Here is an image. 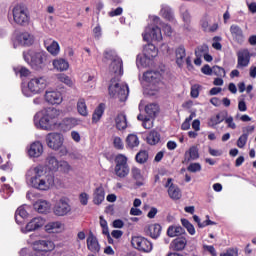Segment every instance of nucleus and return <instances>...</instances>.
I'll return each mask as SVG.
<instances>
[{"label": "nucleus", "instance_id": "nucleus-1", "mask_svg": "<svg viewBox=\"0 0 256 256\" xmlns=\"http://www.w3.org/2000/svg\"><path fill=\"white\" fill-rule=\"evenodd\" d=\"M104 63H109V73L112 75L110 86L108 88L110 97L119 99V101H127L129 97V86L119 79L123 76V60L119 58L117 53L113 50H107L104 53Z\"/></svg>", "mask_w": 256, "mask_h": 256}, {"label": "nucleus", "instance_id": "nucleus-2", "mask_svg": "<svg viewBox=\"0 0 256 256\" xmlns=\"http://www.w3.org/2000/svg\"><path fill=\"white\" fill-rule=\"evenodd\" d=\"M26 183L38 191H49L55 186V176L43 165L32 166L26 173Z\"/></svg>", "mask_w": 256, "mask_h": 256}, {"label": "nucleus", "instance_id": "nucleus-3", "mask_svg": "<svg viewBox=\"0 0 256 256\" xmlns=\"http://www.w3.org/2000/svg\"><path fill=\"white\" fill-rule=\"evenodd\" d=\"M61 112L53 107L40 110L34 116V124L37 129L43 131H53L58 125V119Z\"/></svg>", "mask_w": 256, "mask_h": 256}, {"label": "nucleus", "instance_id": "nucleus-4", "mask_svg": "<svg viewBox=\"0 0 256 256\" xmlns=\"http://www.w3.org/2000/svg\"><path fill=\"white\" fill-rule=\"evenodd\" d=\"M158 25L162 26L167 37L173 35V28H171L170 25L163 23L158 16H150V24L145 28V31L142 34L144 41H162L163 34Z\"/></svg>", "mask_w": 256, "mask_h": 256}, {"label": "nucleus", "instance_id": "nucleus-5", "mask_svg": "<svg viewBox=\"0 0 256 256\" xmlns=\"http://www.w3.org/2000/svg\"><path fill=\"white\" fill-rule=\"evenodd\" d=\"M23 58L36 71L43 69L45 61H47V52L43 50H29L23 53Z\"/></svg>", "mask_w": 256, "mask_h": 256}, {"label": "nucleus", "instance_id": "nucleus-6", "mask_svg": "<svg viewBox=\"0 0 256 256\" xmlns=\"http://www.w3.org/2000/svg\"><path fill=\"white\" fill-rule=\"evenodd\" d=\"M13 22L18 27H28L31 23V14H29V9L23 4L15 5L12 9Z\"/></svg>", "mask_w": 256, "mask_h": 256}, {"label": "nucleus", "instance_id": "nucleus-7", "mask_svg": "<svg viewBox=\"0 0 256 256\" xmlns=\"http://www.w3.org/2000/svg\"><path fill=\"white\" fill-rule=\"evenodd\" d=\"M144 81L148 83L147 91L149 95H155L163 85L161 83V73L158 71H147L143 75Z\"/></svg>", "mask_w": 256, "mask_h": 256}, {"label": "nucleus", "instance_id": "nucleus-8", "mask_svg": "<svg viewBox=\"0 0 256 256\" xmlns=\"http://www.w3.org/2000/svg\"><path fill=\"white\" fill-rule=\"evenodd\" d=\"M115 163V175H117L120 179H125L130 172L129 164H127V156L123 154L117 155L115 158Z\"/></svg>", "mask_w": 256, "mask_h": 256}, {"label": "nucleus", "instance_id": "nucleus-9", "mask_svg": "<svg viewBox=\"0 0 256 256\" xmlns=\"http://www.w3.org/2000/svg\"><path fill=\"white\" fill-rule=\"evenodd\" d=\"M131 245L142 253H151L153 251V243L143 236H133Z\"/></svg>", "mask_w": 256, "mask_h": 256}, {"label": "nucleus", "instance_id": "nucleus-10", "mask_svg": "<svg viewBox=\"0 0 256 256\" xmlns=\"http://www.w3.org/2000/svg\"><path fill=\"white\" fill-rule=\"evenodd\" d=\"M47 87V78L44 76H37L29 80L28 82V89L34 95L39 93H43Z\"/></svg>", "mask_w": 256, "mask_h": 256}, {"label": "nucleus", "instance_id": "nucleus-11", "mask_svg": "<svg viewBox=\"0 0 256 256\" xmlns=\"http://www.w3.org/2000/svg\"><path fill=\"white\" fill-rule=\"evenodd\" d=\"M53 213L57 217H65L71 213V205L69 204V198L62 197L56 201L53 207Z\"/></svg>", "mask_w": 256, "mask_h": 256}, {"label": "nucleus", "instance_id": "nucleus-12", "mask_svg": "<svg viewBox=\"0 0 256 256\" xmlns=\"http://www.w3.org/2000/svg\"><path fill=\"white\" fill-rule=\"evenodd\" d=\"M165 189H167L168 196L173 201H179L182 197L181 189L173 183V178H164L162 181Z\"/></svg>", "mask_w": 256, "mask_h": 256}, {"label": "nucleus", "instance_id": "nucleus-13", "mask_svg": "<svg viewBox=\"0 0 256 256\" xmlns=\"http://www.w3.org/2000/svg\"><path fill=\"white\" fill-rule=\"evenodd\" d=\"M65 141V137H63V134L52 132L47 134L46 136V144L50 149H53L54 151H59L63 147V143Z\"/></svg>", "mask_w": 256, "mask_h": 256}, {"label": "nucleus", "instance_id": "nucleus-14", "mask_svg": "<svg viewBox=\"0 0 256 256\" xmlns=\"http://www.w3.org/2000/svg\"><path fill=\"white\" fill-rule=\"evenodd\" d=\"M35 42V37L29 32H21L19 33L14 41V47L17 45H21V47H31Z\"/></svg>", "mask_w": 256, "mask_h": 256}, {"label": "nucleus", "instance_id": "nucleus-15", "mask_svg": "<svg viewBox=\"0 0 256 256\" xmlns=\"http://www.w3.org/2000/svg\"><path fill=\"white\" fill-rule=\"evenodd\" d=\"M237 58V69H245L251 62V52L247 48L241 49L237 52Z\"/></svg>", "mask_w": 256, "mask_h": 256}, {"label": "nucleus", "instance_id": "nucleus-16", "mask_svg": "<svg viewBox=\"0 0 256 256\" xmlns=\"http://www.w3.org/2000/svg\"><path fill=\"white\" fill-rule=\"evenodd\" d=\"M34 251L47 253L55 249V243L51 240H38L33 243Z\"/></svg>", "mask_w": 256, "mask_h": 256}, {"label": "nucleus", "instance_id": "nucleus-17", "mask_svg": "<svg viewBox=\"0 0 256 256\" xmlns=\"http://www.w3.org/2000/svg\"><path fill=\"white\" fill-rule=\"evenodd\" d=\"M44 97L50 105H61L63 103V95L57 90H47Z\"/></svg>", "mask_w": 256, "mask_h": 256}, {"label": "nucleus", "instance_id": "nucleus-18", "mask_svg": "<svg viewBox=\"0 0 256 256\" xmlns=\"http://www.w3.org/2000/svg\"><path fill=\"white\" fill-rule=\"evenodd\" d=\"M230 33L234 43H237V45H243L245 43V34L239 25L232 24L230 26Z\"/></svg>", "mask_w": 256, "mask_h": 256}, {"label": "nucleus", "instance_id": "nucleus-19", "mask_svg": "<svg viewBox=\"0 0 256 256\" xmlns=\"http://www.w3.org/2000/svg\"><path fill=\"white\" fill-rule=\"evenodd\" d=\"M145 107V113L150 119H154L159 114V105L155 103H150L145 105V101H141L139 104V111H143Z\"/></svg>", "mask_w": 256, "mask_h": 256}, {"label": "nucleus", "instance_id": "nucleus-20", "mask_svg": "<svg viewBox=\"0 0 256 256\" xmlns=\"http://www.w3.org/2000/svg\"><path fill=\"white\" fill-rule=\"evenodd\" d=\"M43 225H45V219L41 217H35L25 226V228H22L21 231L22 233L37 231V229H41Z\"/></svg>", "mask_w": 256, "mask_h": 256}, {"label": "nucleus", "instance_id": "nucleus-21", "mask_svg": "<svg viewBox=\"0 0 256 256\" xmlns=\"http://www.w3.org/2000/svg\"><path fill=\"white\" fill-rule=\"evenodd\" d=\"M27 153L33 159L41 157L43 155V144L40 141L33 142L28 147Z\"/></svg>", "mask_w": 256, "mask_h": 256}, {"label": "nucleus", "instance_id": "nucleus-22", "mask_svg": "<svg viewBox=\"0 0 256 256\" xmlns=\"http://www.w3.org/2000/svg\"><path fill=\"white\" fill-rule=\"evenodd\" d=\"M44 47L47 49L48 53L54 57H57L61 51L59 43L51 38H48L44 41Z\"/></svg>", "mask_w": 256, "mask_h": 256}, {"label": "nucleus", "instance_id": "nucleus-23", "mask_svg": "<svg viewBox=\"0 0 256 256\" xmlns=\"http://www.w3.org/2000/svg\"><path fill=\"white\" fill-rule=\"evenodd\" d=\"M87 248L92 253H99L101 251V245H99V240L95 235L90 234L87 238Z\"/></svg>", "mask_w": 256, "mask_h": 256}, {"label": "nucleus", "instance_id": "nucleus-24", "mask_svg": "<svg viewBox=\"0 0 256 256\" xmlns=\"http://www.w3.org/2000/svg\"><path fill=\"white\" fill-rule=\"evenodd\" d=\"M160 15L166 21H169L170 23H175V14L173 13V9H171V7H169L168 5H162Z\"/></svg>", "mask_w": 256, "mask_h": 256}, {"label": "nucleus", "instance_id": "nucleus-25", "mask_svg": "<svg viewBox=\"0 0 256 256\" xmlns=\"http://www.w3.org/2000/svg\"><path fill=\"white\" fill-rule=\"evenodd\" d=\"M105 201V188L103 186L97 187L93 192L94 205H101Z\"/></svg>", "mask_w": 256, "mask_h": 256}, {"label": "nucleus", "instance_id": "nucleus-26", "mask_svg": "<svg viewBox=\"0 0 256 256\" xmlns=\"http://www.w3.org/2000/svg\"><path fill=\"white\" fill-rule=\"evenodd\" d=\"M60 162L61 161L57 160V157L53 155H48L46 157L45 165L47 169H49V171L57 172L59 170Z\"/></svg>", "mask_w": 256, "mask_h": 256}, {"label": "nucleus", "instance_id": "nucleus-27", "mask_svg": "<svg viewBox=\"0 0 256 256\" xmlns=\"http://www.w3.org/2000/svg\"><path fill=\"white\" fill-rule=\"evenodd\" d=\"M171 249L174 251H183L185 247H187V238L186 237H178L174 239L170 244Z\"/></svg>", "mask_w": 256, "mask_h": 256}, {"label": "nucleus", "instance_id": "nucleus-28", "mask_svg": "<svg viewBox=\"0 0 256 256\" xmlns=\"http://www.w3.org/2000/svg\"><path fill=\"white\" fill-rule=\"evenodd\" d=\"M64 229H65V226L63 225V223L59 221L49 222L45 226V231L47 233H61V231H63Z\"/></svg>", "mask_w": 256, "mask_h": 256}, {"label": "nucleus", "instance_id": "nucleus-29", "mask_svg": "<svg viewBox=\"0 0 256 256\" xmlns=\"http://www.w3.org/2000/svg\"><path fill=\"white\" fill-rule=\"evenodd\" d=\"M225 117H227V112H220L214 116H211L208 121V127H217V125L225 121Z\"/></svg>", "mask_w": 256, "mask_h": 256}, {"label": "nucleus", "instance_id": "nucleus-30", "mask_svg": "<svg viewBox=\"0 0 256 256\" xmlns=\"http://www.w3.org/2000/svg\"><path fill=\"white\" fill-rule=\"evenodd\" d=\"M175 56H176V65H178V67H183V65H185V57H187L185 47L179 46L178 48H176Z\"/></svg>", "mask_w": 256, "mask_h": 256}, {"label": "nucleus", "instance_id": "nucleus-31", "mask_svg": "<svg viewBox=\"0 0 256 256\" xmlns=\"http://www.w3.org/2000/svg\"><path fill=\"white\" fill-rule=\"evenodd\" d=\"M34 209L38 213H49V211H51V203L46 200H38L34 204Z\"/></svg>", "mask_w": 256, "mask_h": 256}, {"label": "nucleus", "instance_id": "nucleus-32", "mask_svg": "<svg viewBox=\"0 0 256 256\" xmlns=\"http://www.w3.org/2000/svg\"><path fill=\"white\" fill-rule=\"evenodd\" d=\"M147 235L152 239H157L161 235V225L159 224H150L146 229Z\"/></svg>", "mask_w": 256, "mask_h": 256}, {"label": "nucleus", "instance_id": "nucleus-33", "mask_svg": "<svg viewBox=\"0 0 256 256\" xmlns=\"http://www.w3.org/2000/svg\"><path fill=\"white\" fill-rule=\"evenodd\" d=\"M197 159H199V149L192 146L189 151L185 152L184 163H189V161H195Z\"/></svg>", "mask_w": 256, "mask_h": 256}, {"label": "nucleus", "instance_id": "nucleus-34", "mask_svg": "<svg viewBox=\"0 0 256 256\" xmlns=\"http://www.w3.org/2000/svg\"><path fill=\"white\" fill-rule=\"evenodd\" d=\"M143 53L145 57L152 58V59H155V57L159 55V51L157 50L155 45L151 43L144 46Z\"/></svg>", "mask_w": 256, "mask_h": 256}, {"label": "nucleus", "instance_id": "nucleus-35", "mask_svg": "<svg viewBox=\"0 0 256 256\" xmlns=\"http://www.w3.org/2000/svg\"><path fill=\"white\" fill-rule=\"evenodd\" d=\"M115 125L118 131H124V129H127V116H125V114H118L115 117Z\"/></svg>", "mask_w": 256, "mask_h": 256}, {"label": "nucleus", "instance_id": "nucleus-36", "mask_svg": "<svg viewBox=\"0 0 256 256\" xmlns=\"http://www.w3.org/2000/svg\"><path fill=\"white\" fill-rule=\"evenodd\" d=\"M52 65L57 71H67L69 69V62L63 58L55 59Z\"/></svg>", "mask_w": 256, "mask_h": 256}, {"label": "nucleus", "instance_id": "nucleus-37", "mask_svg": "<svg viewBox=\"0 0 256 256\" xmlns=\"http://www.w3.org/2000/svg\"><path fill=\"white\" fill-rule=\"evenodd\" d=\"M77 111L82 117H87L89 115V110L87 109V103L84 98H79L77 101Z\"/></svg>", "mask_w": 256, "mask_h": 256}, {"label": "nucleus", "instance_id": "nucleus-38", "mask_svg": "<svg viewBox=\"0 0 256 256\" xmlns=\"http://www.w3.org/2000/svg\"><path fill=\"white\" fill-rule=\"evenodd\" d=\"M103 113H105V104H100L92 115V123H99L101 121V117H103Z\"/></svg>", "mask_w": 256, "mask_h": 256}, {"label": "nucleus", "instance_id": "nucleus-39", "mask_svg": "<svg viewBox=\"0 0 256 256\" xmlns=\"http://www.w3.org/2000/svg\"><path fill=\"white\" fill-rule=\"evenodd\" d=\"M183 233H185V229L177 225L169 226L167 230L168 237H179V235H183Z\"/></svg>", "mask_w": 256, "mask_h": 256}, {"label": "nucleus", "instance_id": "nucleus-40", "mask_svg": "<svg viewBox=\"0 0 256 256\" xmlns=\"http://www.w3.org/2000/svg\"><path fill=\"white\" fill-rule=\"evenodd\" d=\"M139 143V137L135 134H129L126 138V147H128V149H135Z\"/></svg>", "mask_w": 256, "mask_h": 256}, {"label": "nucleus", "instance_id": "nucleus-41", "mask_svg": "<svg viewBox=\"0 0 256 256\" xmlns=\"http://www.w3.org/2000/svg\"><path fill=\"white\" fill-rule=\"evenodd\" d=\"M146 141L149 145H157V143H159V141H161V136L159 135V132L152 130L148 134Z\"/></svg>", "mask_w": 256, "mask_h": 256}, {"label": "nucleus", "instance_id": "nucleus-42", "mask_svg": "<svg viewBox=\"0 0 256 256\" xmlns=\"http://www.w3.org/2000/svg\"><path fill=\"white\" fill-rule=\"evenodd\" d=\"M27 209H29V206L24 205V206H20L15 213V219L16 222L19 223V217L21 219H27V217H29V212H27Z\"/></svg>", "mask_w": 256, "mask_h": 256}, {"label": "nucleus", "instance_id": "nucleus-43", "mask_svg": "<svg viewBox=\"0 0 256 256\" xmlns=\"http://www.w3.org/2000/svg\"><path fill=\"white\" fill-rule=\"evenodd\" d=\"M151 61H153V58H149L145 56V54L143 56L138 55L136 65L137 67H149V65H151Z\"/></svg>", "mask_w": 256, "mask_h": 256}, {"label": "nucleus", "instance_id": "nucleus-44", "mask_svg": "<svg viewBox=\"0 0 256 256\" xmlns=\"http://www.w3.org/2000/svg\"><path fill=\"white\" fill-rule=\"evenodd\" d=\"M56 77L60 83H64L67 87H73V85H75V82H73L71 77L67 76V74H58Z\"/></svg>", "mask_w": 256, "mask_h": 256}, {"label": "nucleus", "instance_id": "nucleus-45", "mask_svg": "<svg viewBox=\"0 0 256 256\" xmlns=\"http://www.w3.org/2000/svg\"><path fill=\"white\" fill-rule=\"evenodd\" d=\"M59 170L61 171V173H65L66 175H68V173H71V171H73V166H71L69 162L62 160L59 164Z\"/></svg>", "mask_w": 256, "mask_h": 256}, {"label": "nucleus", "instance_id": "nucleus-46", "mask_svg": "<svg viewBox=\"0 0 256 256\" xmlns=\"http://www.w3.org/2000/svg\"><path fill=\"white\" fill-rule=\"evenodd\" d=\"M147 159H149V154L145 150H142L136 154L137 163H140V164L147 163Z\"/></svg>", "mask_w": 256, "mask_h": 256}, {"label": "nucleus", "instance_id": "nucleus-47", "mask_svg": "<svg viewBox=\"0 0 256 256\" xmlns=\"http://www.w3.org/2000/svg\"><path fill=\"white\" fill-rule=\"evenodd\" d=\"M183 227L188 231L189 235H195V226L187 219H181Z\"/></svg>", "mask_w": 256, "mask_h": 256}, {"label": "nucleus", "instance_id": "nucleus-48", "mask_svg": "<svg viewBox=\"0 0 256 256\" xmlns=\"http://www.w3.org/2000/svg\"><path fill=\"white\" fill-rule=\"evenodd\" d=\"M63 125L68 129H73L76 125H79V121L76 118H65L63 120Z\"/></svg>", "mask_w": 256, "mask_h": 256}, {"label": "nucleus", "instance_id": "nucleus-49", "mask_svg": "<svg viewBox=\"0 0 256 256\" xmlns=\"http://www.w3.org/2000/svg\"><path fill=\"white\" fill-rule=\"evenodd\" d=\"M212 74L216 75V77H226L227 72H225L223 67L214 66L212 67Z\"/></svg>", "mask_w": 256, "mask_h": 256}, {"label": "nucleus", "instance_id": "nucleus-50", "mask_svg": "<svg viewBox=\"0 0 256 256\" xmlns=\"http://www.w3.org/2000/svg\"><path fill=\"white\" fill-rule=\"evenodd\" d=\"M195 117V113L190 114L188 118L185 119V121L182 123L181 129L183 131H188L191 127V121H193V118Z\"/></svg>", "mask_w": 256, "mask_h": 256}, {"label": "nucleus", "instance_id": "nucleus-51", "mask_svg": "<svg viewBox=\"0 0 256 256\" xmlns=\"http://www.w3.org/2000/svg\"><path fill=\"white\" fill-rule=\"evenodd\" d=\"M132 177L136 181H143V174L141 173V170L137 167H133L131 170Z\"/></svg>", "mask_w": 256, "mask_h": 256}, {"label": "nucleus", "instance_id": "nucleus-52", "mask_svg": "<svg viewBox=\"0 0 256 256\" xmlns=\"http://www.w3.org/2000/svg\"><path fill=\"white\" fill-rule=\"evenodd\" d=\"M224 121H225V123H226L228 129H233V130L237 129V124L235 123V121H234V119H233V116H228V115H227V116L224 118Z\"/></svg>", "mask_w": 256, "mask_h": 256}, {"label": "nucleus", "instance_id": "nucleus-53", "mask_svg": "<svg viewBox=\"0 0 256 256\" xmlns=\"http://www.w3.org/2000/svg\"><path fill=\"white\" fill-rule=\"evenodd\" d=\"M207 51H209V47L207 45H202L195 50V55L196 57H203V55L207 54Z\"/></svg>", "mask_w": 256, "mask_h": 256}, {"label": "nucleus", "instance_id": "nucleus-54", "mask_svg": "<svg viewBox=\"0 0 256 256\" xmlns=\"http://www.w3.org/2000/svg\"><path fill=\"white\" fill-rule=\"evenodd\" d=\"M199 91H201V85L199 84L192 85L191 92H190L191 97H193V99H197V97H199Z\"/></svg>", "mask_w": 256, "mask_h": 256}, {"label": "nucleus", "instance_id": "nucleus-55", "mask_svg": "<svg viewBox=\"0 0 256 256\" xmlns=\"http://www.w3.org/2000/svg\"><path fill=\"white\" fill-rule=\"evenodd\" d=\"M248 139L247 134H242L237 140V147H239V149H243V147L247 145Z\"/></svg>", "mask_w": 256, "mask_h": 256}, {"label": "nucleus", "instance_id": "nucleus-56", "mask_svg": "<svg viewBox=\"0 0 256 256\" xmlns=\"http://www.w3.org/2000/svg\"><path fill=\"white\" fill-rule=\"evenodd\" d=\"M201 165L199 163H191L188 167L187 170L190 173H199L201 171Z\"/></svg>", "mask_w": 256, "mask_h": 256}, {"label": "nucleus", "instance_id": "nucleus-57", "mask_svg": "<svg viewBox=\"0 0 256 256\" xmlns=\"http://www.w3.org/2000/svg\"><path fill=\"white\" fill-rule=\"evenodd\" d=\"M113 145L115 149H123L124 147L123 140L120 137H114Z\"/></svg>", "mask_w": 256, "mask_h": 256}, {"label": "nucleus", "instance_id": "nucleus-58", "mask_svg": "<svg viewBox=\"0 0 256 256\" xmlns=\"http://www.w3.org/2000/svg\"><path fill=\"white\" fill-rule=\"evenodd\" d=\"M79 201H80L81 205H87V203H89V194L82 192L79 195Z\"/></svg>", "mask_w": 256, "mask_h": 256}, {"label": "nucleus", "instance_id": "nucleus-59", "mask_svg": "<svg viewBox=\"0 0 256 256\" xmlns=\"http://www.w3.org/2000/svg\"><path fill=\"white\" fill-rule=\"evenodd\" d=\"M220 256H239V251L235 248H230L225 253L220 254Z\"/></svg>", "mask_w": 256, "mask_h": 256}, {"label": "nucleus", "instance_id": "nucleus-60", "mask_svg": "<svg viewBox=\"0 0 256 256\" xmlns=\"http://www.w3.org/2000/svg\"><path fill=\"white\" fill-rule=\"evenodd\" d=\"M253 131H255V127L254 126H245L242 128V135H246V137L249 138V135H251V133H253Z\"/></svg>", "mask_w": 256, "mask_h": 256}, {"label": "nucleus", "instance_id": "nucleus-61", "mask_svg": "<svg viewBox=\"0 0 256 256\" xmlns=\"http://www.w3.org/2000/svg\"><path fill=\"white\" fill-rule=\"evenodd\" d=\"M208 153H209L212 157H221V155H223V151L217 150V149H213V148H211V147L208 148Z\"/></svg>", "mask_w": 256, "mask_h": 256}, {"label": "nucleus", "instance_id": "nucleus-62", "mask_svg": "<svg viewBox=\"0 0 256 256\" xmlns=\"http://www.w3.org/2000/svg\"><path fill=\"white\" fill-rule=\"evenodd\" d=\"M123 13V8L118 7L115 10H111L108 15L109 17H118V15H122Z\"/></svg>", "mask_w": 256, "mask_h": 256}, {"label": "nucleus", "instance_id": "nucleus-63", "mask_svg": "<svg viewBox=\"0 0 256 256\" xmlns=\"http://www.w3.org/2000/svg\"><path fill=\"white\" fill-rule=\"evenodd\" d=\"M204 251H207L212 256H217V251L215 250V247L209 246V245H203Z\"/></svg>", "mask_w": 256, "mask_h": 256}, {"label": "nucleus", "instance_id": "nucleus-64", "mask_svg": "<svg viewBox=\"0 0 256 256\" xmlns=\"http://www.w3.org/2000/svg\"><path fill=\"white\" fill-rule=\"evenodd\" d=\"M142 125H143L144 129H152L153 120H151V118H145Z\"/></svg>", "mask_w": 256, "mask_h": 256}]
</instances>
